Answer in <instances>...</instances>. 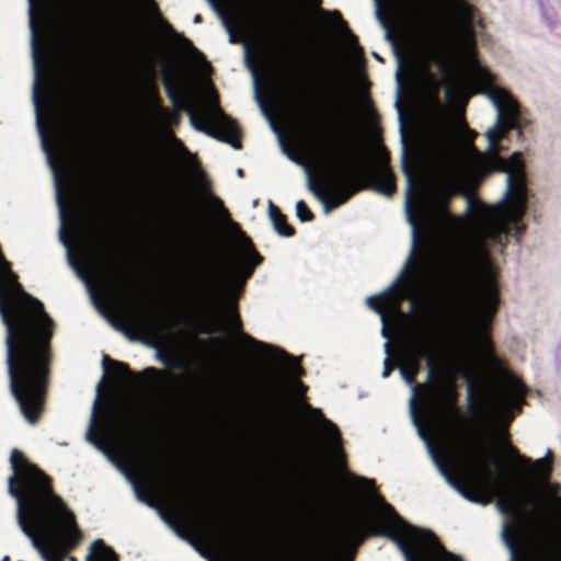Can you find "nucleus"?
<instances>
[{
	"label": "nucleus",
	"mask_w": 561,
	"mask_h": 561,
	"mask_svg": "<svg viewBox=\"0 0 561 561\" xmlns=\"http://www.w3.org/2000/svg\"><path fill=\"white\" fill-rule=\"evenodd\" d=\"M202 20H203V19H202V15H201V14H196V15L194 16V23H201V22H202Z\"/></svg>",
	"instance_id": "obj_46"
},
{
	"label": "nucleus",
	"mask_w": 561,
	"mask_h": 561,
	"mask_svg": "<svg viewBox=\"0 0 561 561\" xmlns=\"http://www.w3.org/2000/svg\"><path fill=\"white\" fill-rule=\"evenodd\" d=\"M257 205V199H254L253 201V206H256Z\"/></svg>",
	"instance_id": "obj_55"
},
{
	"label": "nucleus",
	"mask_w": 561,
	"mask_h": 561,
	"mask_svg": "<svg viewBox=\"0 0 561 561\" xmlns=\"http://www.w3.org/2000/svg\"><path fill=\"white\" fill-rule=\"evenodd\" d=\"M115 259H117L115 256ZM113 279L118 289L128 297L135 298L137 296V287L134 278L127 268L123 265L122 261L115 260Z\"/></svg>",
	"instance_id": "obj_15"
},
{
	"label": "nucleus",
	"mask_w": 561,
	"mask_h": 561,
	"mask_svg": "<svg viewBox=\"0 0 561 561\" xmlns=\"http://www.w3.org/2000/svg\"><path fill=\"white\" fill-rule=\"evenodd\" d=\"M163 375L171 381H180V377L170 373H163Z\"/></svg>",
	"instance_id": "obj_42"
},
{
	"label": "nucleus",
	"mask_w": 561,
	"mask_h": 561,
	"mask_svg": "<svg viewBox=\"0 0 561 561\" xmlns=\"http://www.w3.org/2000/svg\"><path fill=\"white\" fill-rule=\"evenodd\" d=\"M268 217L273 229L279 237L290 238L295 234V228L287 222L286 216L272 201H268Z\"/></svg>",
	"instance_id": "obj_16"
},
{
	"label": "nucleus",
	"mask_w": 561,
	"mask_h": 561,
	"mask_svg": "<svg viewBox=\"0 0 561 561\" xmlns=\"http://www.w3.org/2000/svg\"><path fill=\"white\" fill-rule=\"evenodd\" d=\"M386 37H387L388 39H391V35H390V33H389V32H387V33H386Z\"/></svg>",
	"instance_id": "obj_53"
},
{
	"label": "nucleus",
	"mask_w": 561,
	"mask_h": 561,
	"mask_svg": "<svg viewBox=\"0 0 561 561\" xmlns=\"http://www.w3.org/2000/svg\"><path fill=\"white\" fill-rule=\"evenodd\" d=\"M9 491L18 501V519L45 561H65L83 538L75 514L53 489L51 479L22 451L10 457Z\"/></svg>",
	"instance_id": "obj_3"
},
{
	"label": "nucleus",
	"mask_w": 561,
	"mask_h": 561,
	"mask_svg": "<svg viewBox=\"0 0 561 561\" xmlns=\"http://www.w3.org/2000/svg\"><path fill=\"white\" fill-rule=\"evenodd\" d=\"M501 538H502L503 543L505 545V547L507 548V550L510 552V561H518L517 549H516V546H515L513 539L511 538L510 530H508V527L506 524H503Z\"/></svg>",
	"instance_id": "obj_25"
},
{
	"label": "nucleus",
	"mask_w": 561,
	"mask_h": 561,
	"mask_svg": "<svg viewBox=\"0 0 561 561\" xmlns=\"http://www.w3.org/2000/svg\"><path fill=\"white\" fill-rule=\"evenodd\" d=\"M85 561H118V556L102 539H95L90 546Z\"/></svg>",
	"instance_id": "obj_18"
},
{
	"label": "nucleus",
	"mask_w": 561,
	"mask_h": 561,
	"mask_svg": "<svg viewBox=\"0 0 561 561\" xmlns=\"http://www.w3.org/2000/svg\"><path fill=\"white\" fill-rule=\"evenodd\" d=\"M375 1H376V3H377V7H379V5H380V0H375ZM376 15H377L378 20H379L383 25H386V21H385V19H383V15H382V12H381L380 8H377V10H376Z\"/></svg>",
	"instance_id": "obj_41"
},
{
	"label": "nucleus",
	"mask_w": 561,
	"mask_h": 561,
	"mask_svg": "<svg viewBox=\"0 0 561 561\" xmlns=\"http://www.w3.org/2000/svg\"><path fill=\"white\" fill-rule=\"evenodd\" d=\"M446 331V322L439 320L421 332L415 341V353L425 360L428 379H432L436 374V354L444 342Z\"/></svg>",
	"instance_id": "obj_9"
},
{
	"label": "nucleus",
	"mask_w": 561,
	"mask_h": 561,
	"mask_svg": "<svg viewBox=\"0 0 561 561\" xmlns=\"http://www.w3.org/2000/svg\"><path fill=\"white\" fill-rule=\"evenodd\" d=\"M541 15L545 19L547 25L553 30L557 27V20L553 13H550L545 7L542 2H539Z\"/></svg>",
	"instance_id": "obj_31"
},
{
	"label": "nucleus",
	"mask_w": 561,
	"mask_h": 561,
	"mask_svg": "<svg viewBox=\"0 0 561 561\" xmlns=\"http://www.w3.org/2000/svg\"><path fill=\"white\" fill-rule=\"evenodd\" d=\"M219 15L231 44H240L245 62V0H209Z\"/></svg>",
	"instance_id": "obj_8"
},
{
	"label": "nucleus",
	"mask_w": 561,
	"mask_h": 561,
	"mask_svg": "<svg viewBox=\"0 0 561 561\" xmlns=\"http://www.w3.org/2000/svg\"><path fill=\"white\" fill-rule=\"evenodd\" d=\"M525 393L526 387L523 381L516 377H512L499 399V405L502 412L510 413L512 416L519 413Z\"/></svg>",
	"instance_id": "obj_12"
},
{
	"label": "nucleus",
	"mask_w": 561,
	"mask_h": 561,
	"mask_svg": "<svg viewBox=\"0 0 561 561\" xmlns=\"http://www.w3.org/2000/svg\"><path fill=\"white\" fill-rule=\"evenodd\" d=\"M383 351L386 353V357L390 358V342L387 341L385 344H383Z\"/></svg>",
	"instance_id": "obj_43"
},
{
	"label": "nucleus",
	"mask_w": 561,
	"mask_h": 561,
	"mask_svg": "<svg viewBox=\"0 0 561 561\" xmlns=\"http://www.w3.org/2000/svg\"><path fill=\"white\" fill-rule=\"evenodd\" d=\"M445 93H446V98H450V90L449 89H447Z\"/></svg>",
	"instance_id": "obj_50"
},
{
	"label": "nucleus",
	"mask_w": 561,
	"mask_h": 561,
	"mask_svg": "<svg viewBox=\"0 0 561 561\" xmlns=\"http://www.w3.org/2000/svg\"><path fill=\"white\" fill-rule=\"evenodd\" d=\"M126 334L128 335V337H129L130 340H136V337H135L131 333H129L128 331H126Z\"/></svg>",
	"instance_id": "obj_49"
},
{
	"label": "nucleus",
	"mask_w": 561,
	"mask_h": 561,
	"mask_svg": "<svg viewBox=\"0 0 561 561\" xmlns=\"http://www.w3.org/2000/svg\"><path fill=\"white\" fill-rule=\"evenodd\" d=\"M413 425L416 428L417 436L423 440L427 454L431 457L434 466L436 467L439 474L444 478L446 483L451 486L459 495L462 497L466 496V492L468 490L467 486H465L461 482H459L448 470L444 461L442 460L440 456L438 455L436 448L432 444L427 433L425 432L422 423H420L416 417H413Z\"/></svg>",
	"instance_id": "obj_10"
},
{
	"label": "nucleus",
	"mask_w": 561,
	"mask_h": 561,
	"mask_svg": "<svg viewBox=\"0 0 561 561\" xmlns=\"http://www.w3.org/2000/svg\"><path fill=\"white\" fill-rule=\"evenodd\" d=\"M400 375L401 378L405 381L407 385H409L412 388V396L409 400V409L411 414V420L413 421V417L415 416L416 420L421 423L419 415L416 413L415 408V399H416V391H417V385L414 380V376L404 367H400Z\"/></svg>",
	"instance_id": "obj_20"
},
{
	"label": "nucleus",
	"mask_w": 561,
	"mask_h": 561,
	"mask_svg": "<svg viewBox=\"0 0 561 561\" xmlns=\"http://www.w3.org/2000/svg\"><path fill=\"white\" fill-rule=\"evenodd\" d=\"M462 134L468 139V141H472L477 136V133L470 129L466 124H461Z\"/></svg>",
	"instance_id": "obj_36"
},
{
	"label": "nucleus",
	"mask_w": 561,
	"mask_h": 561,
	"mask_svg": "<svg viewBox=\"0 0 561 561\" xmlns=\"http://www.w3.org/2000/svg\"><path fill=\"white\" fill-rule=\"evenodd\" d=\"M103 237H104L106 248L110 250H113V238L107 228L104 230ZM112 253H113V251H111V254Z\"/></svg>",
	"instance_id": "obj_37"
},
{
	"label": "nucleus",
	"mask_w": 561,
	"mask_h": 561,
	"mask_svg": "<svg viewBox=\"0 0 561 561\" xmlns=\"http://www.w3.org/2000/svg\"><path fill=\"white\" fill-rule=\"evenodd\" d=\"M102 364L105 370H107L108 366L111 365L114 368V373L117 376L130 378L137 377L135 373L130 370L129 366L126 363L111 359L107 355L103 356Z\"/></svg>",
	"instance_id": "obj_21"
},
{
	"label": "nucleus",
	"mask_w": 561,
	"mask_h": 561,
	"mask_svg": "<svg viewBox=\"0 0 561 561\" xmlns=\"http://www.w3.org/2000/svg\"><path fill=\"white\" fill-rule=\"evenodd\" d=\"M142 158H144V159H142V164H144L145 167H148V165H149V163H150L148 154L144 156Z\"/></svg>",
	"instance_id": "obj_44"
},
{
	"label": "nucleus",
	"mask_w": 561,
	"mask_h": 561,
	"mask_svg": "<svg viewBox=\"0 0 561 561\" xmlns=\"http://www.w3.org/2000/svg\"><path fill=\"white\" fill-rule=\"evenodd\" d=\"M239 282L245 284V234L241 231L239 234Z\"/></svg>",
	"instance_id": "obj_24"
},
{
	"label": "nucleus",
	"mask_w": 561,
	"mask_h": 561,
	"mask_svg": "<svg viewBox=\"0 0 561 561\" xmlns=\"http://www.w3.org/2000/svg\"><path fill=\"white\" fill-rule=\"evenodd\" d=\"M273 32H279L285 19L293 15L301 0H262ZM253 0H248V72L254 88H259L257 71L253 60Z\"/></svg>",
	"instance_id": "obj_7"
},
{
	"label": "nucleus",
	"mask_w": 561,
	"mask_h": 561,
	"mask_svg": "<svg viewBox=\"0 0 561 561\" xmlns=\"http://www.w3.org/2000/svg\"><path fill=\"white\" fill-rule=\"evenodd\" d=\"M360 485L371 492L379 506L380 520L388 537L399 549L404 561H463L458 554L446 550L435 535L409 524L396 510L375 492L373 479L358 477Z\"/></svg>",
	"instance_id": "obj_6"
},
{
	"label": "nucleus",
	"mask_w": 561,
	"mask_h": 561,
	"mask_svg": "<svg viewBox=\"0 0 561 561\" xmlns=\"http://www.w3.org/2000/svg\"><path fill=\"white\" fill-rule=\"evenodd\" d=\"M263 256L256 252L251 239L248 237V280L251 278L255 267L261 265Z\"/></svg>",
	"instance_id": "obj_22"
},
{
	"label": "nucleus",
	"mask_w": 561,
	"mask_h": 561,
	"mask_svg": "<svg viewBox=\"0 0 561 561\" xmlns=\"http://www.w3.org/2000/svg\"><path fill=\"white\" fill-rule=\"evenodd\" d=\"M87 438L90 443L95 445L98 448L104 449L103 440L100 437V430L95 428L93 423L90 426V430L87 434Z\"/></svg>",
	"instance_id": "obj_29"
},
{
	"label": "nucleus",
	"mask_w": 561,
	"mask_h": 561,
	"mask_svg": "<svg viewBox=\"0 0 561 561\" xmlns=\"http://www.w3.org/2000/svg\"><path fill=\"white\" fill-rule=\"evenodd\" d=\"M316 2H318L319 0H314Z\"/></svg>",
	"instance_id": "obj_57"
},
{
	"label": "nucleus",
	"mask_w": 561,
	"mask_h": 561,
	"mask_svg": "<svg viewBox=\"0 0 561 561\" xmlns=\"http://www.w3.org/2000/svg\"><path fill=\"white\" fill-rule=\"evenodd\" d=\"M130 316H131L133 323L135 324L136 328H138L140 330L147 329L148 322L141 312L131 311Z\"/></svg>",
	"instance_id": "obj_32"
},
{
	"label": "nucleus",
	"mask_w": 561,
	"mask_h": 561,
	"mask_svg": "<svg viewBox=\"0 0 561 561\" xmlns=\"http://www.w3.org/2000/svg\"><path fill=\"white\" fill-rule=\"evenodd\" d=\"M373 55L377 60L382 61V58L377 53H374Z\"/></svg>",
	"instance_id": "obj_48"
},
{
	"label": "nucleus",
	"mask_w": 561,
	"mask_h": 561,
	"mask_svg": "<svg viewBox=\"0 0 561 561\" xmlns=\"http://www.w3.org/2000/svg\"><path fill=\"white\" fill-rule=\"evenodd\" d=\"M92 0H78L76 3V11L79 13L80 18H87L91 14L93 9Z\"/></svg>",
	"instance_id": "obj_28"
},
{
	"label": "nucleus",
	"mask_w": 561,
	"mask_h": 561,
	"mask_svg": "<svg viewBox=\"0 0 561 561\" xmlns=\"http://www.w3.org/2000/svg\"><path fill=\"white\" fill-rule=\"evenodd\" d=\"M296 216L301 222H310L314 218L313 213L302 199L296 203Z\"/></svg>",
	"instance_id": "obj_26"
},
{
	"label": "nucleus",
	"mask_w": 561,
	"mask_h": 561,
	"mask_svg": "<svg viewBox=\"0 0 561 561\" xmlns=\"http://www.w3.org/2000/svg\"><path fill=\"white\" fill-rule=\"evenodd\" d=\"M19 561H23V560H19Z\"/></svg>",
	"instance_id": "obj_58"
},
{
	"label": "nucleus",
	"mask_w": 561,
	"mask_h": 561,
	"mask_svg": "<svg viewBox=\"0 0 561 561\" xmlns=\"http://www.w3.org/2000/svg\"><path fill=\"white\" fill-rule=\"evenodd\" d=\"M1 561H10V557L5 556V557H3V559Z\"/></svg>",
	"instance_id": "obj_52"
},
{
	"label": "nucleus",
	"mask_w": 561,
	"mask_h": 561,
	"mask_svg": "<svg viewBox=\"0 0 561 561\" xmlns=\"http://www.w3.org/2000/svg\"><path fill=\"white\" fill-rule=\"evenodd\" d=\"M396 81H397V92H396L394 107L398 113L399 131H400L401 140L404 144L405 131H404L403 110H402V105H401L402 80H401V62L400 61H399V67L396 72Z\"/></svg>",
	"instance_id": "obj_19"
},
{
	"label": "nucleus",
	"mask_w": 561,
	"mask_h": 561,
	"mask_svg": "<svg viewBox=\"0 0 561 561\" xmlns=\"http://www.w3.org/2000/svg\"><path fill=\"white\" fill-rule=\"evenodd\" d=\"M496 110V118L484 136L488 140V152L494 162L506 173V188L496 204L490 205L476 197H467L466 215L476 213L470 225L460 217H455L456 225L466 229L454 254L450 265L437 273L431 262L422 260L415 266L419 248V228L412 210L414 184L407 162L403 170L408 179L405 193L407 220L412 229V241L409 255L399 274L379 295L366 298L367 306L380 316L381 334L388 337L387 320L379 307L380 299H389L398 306L402 300L411 299L420 291L427 290L436 298H443L451 285L467 282L479 274L485 278L482 302L486 317H493L500 304L494 266L489 251V243L503 244L510 234V225H517L527 210L528 188L526 186L525 168L520 152H514L508 160L496 154L504 148L511 130L522 136L523 127L529 124L524 110L505 88L490 84L482 92ZM405 158V152L403 153Z\"/></svg>",
	"instance_id": "obj_1"
},
{
	"label": "nucleus",
	"mask_w": 561,
	"mask_h": 561,
	"mask_svg": "<svg viewBox=\"0 0 561 561\" xmlns=\"http://www.w3.org/2000/svg\"><path fill=\"white\" fill-rule=\"evenodd\" d=\"M160 23L162 28L165 31L167 34H169L176 43L179 44V47L188 53L192 54L198 58H201L204 62L208 65V62L205 59V56L203 53H201L193 44V42L185 37L183 33H179L173 28V26L163 18L160 19Z\"/></svg>",
	"instance_id": "obj_17"
},
{
	"label": "nucleus",
	"mask_w": 561,
	"mask_h": 561,
	"mask_svg": "<svg viewBox=\"0 0 561 561\" xmlns=\"http://www.w3.org/2000/svg\"><path fill=\"white\" fill-rule=\"evenodd\" d=\"M237 175H238L239 178H243V176L245 175L244 170H243V169H241V168H239V169L237 170Z\"/></svg>",
	"instance_id": "obj_45"
},
{
	"label": "nucleus",
	"mask_w": 561,
	"mask_h": 561,
	"mask_svg": "<svg viewBox=\"0 0 561 561\" xmlns=\"http://www.w3.org/2000/svg\"><path fill=\"white\" fill-rule=\"evenodd\" d=\"M472 397V391H471V387L469 388V399H471Z\"/></svg>",
	"instance_id": "obj_54"
},
{
	"label": "nucleus",
	"mask_w": 561,
	"mask_h": 561,
	"mask_svg": "<svg viewBox=\"0 0 561 561\" xmlns=\"http://www.w3.org/2000/svg\"><path fill=\"white\" fill-rule=\"evenodd\" d=\"M209 397V387L206 382H198L194 386L193 389L190 390V398L198 403L204 404L208 400Z\"/></svg>",
	"instance_id": "obj_23"
},
{
	"label": "nucleus",
	"mask_w": 561,
	"mask_h": 561,
	"mask_svg": "<svg viewBox=\"0 0 561 561\" xmlns=\"http://www.w3.org/2000/svg\"><path fill=\"white\" fill-rule=\"evenodd\" d=\"M463 499H466L467 501H469L471 503L485 504V502L482 500L481 495L470 489L467 490L466 496H463Z\"/></svg>",
	"instance_id": "obj_33"
},
{
	"label": "nucleus",
	"mask_w": 561,
	"mask_h": 561,
	"mask_svg": "<svg viewBox=\"0 0 561 561\" xmlns=\"http://www.w3.org/2000/svg\"><path fill=\"white\" fill-rule=\"evenodd\" d=\"M313 417L320 423L322 432L332 451L337 456L343 455L342 436L339 427L331 420L327 419L320 409H311Z\"/></svg>",
	"instance_id": "obj_13"
},
{
	"label": "nucleus",
	"mask_w": 561,
	"mask_h": 561,
	"mask_svg": "<svg viewBox=\"0 0 561 561\" xmlns=\"http://www.w3.org/2000/svg\"><path fill=\"white\" fill-rule=\"evenodd\" d=\"M248 561H252L253 527V417L267 433L266 473L279 510H291L301 497L293 479L294 468L277 438V425L289 388L304 393L299 380L305 369L299 357L248 334Z\"/></svg>",
	"instance_id": "obj_2"
},
{
	"label": "nucleus",
	"mask_w": 561,
	"mask_h": 561,
	"mask_svg": "<svg viewBox=\"0 0 561 561\" xmlns=\"http://www.w3.org/2000/svg\"><path fill=\"white\" fill-rule=\"evenodd\" d=\"M161 374L160 370H158L157 368L154 367H148L146 369H144L142 371V375L144 376H147V377H157Z\"/></svg>",
	"instance_id": "obj_38"
},
{
	"label": "nucleus",
	"mask_w": 561,
	"mask_h": 561,
	"mask_svg": "<svg viewBox=\"0 0 561 561\" xmlns=\"http://www.w3.org/2000/svg\"><path fill=\"white\" fill-rule=\"evenodd\" d=\"M393 369L392 364L390 363V358L386 357L383 360V370H382V378H388Z\"/></svg>",
	"instance_id": "obj_35"
},
{
	"label": "nucleus",
	"mask_w": 561,
	"mask_h": 561,
	"mask_svg": "<svg viewBox=\"0 0 561 561\" xmlns=\"http://www.w3.org/2000/svg\"><path fill=\"white\" fill-rule=\"evenodd\" d=\"M162 83L173 106L188 113L191 124L195 129L225 141L234 149L242 148L241 130L236 122L224 113L218 93L211 83L207 95L198 106L193 104L191 87L180 72L165 70Z\"/></svg>",
	"instance_id": "obj_5"
},
{
	"label": "nucleus",
	"mask_w": 561,
	"mask_h": 561,
	"mask_svg": "<svg viewBox=\"0 0 561 561\" xmlns=\"http://www.w3.org/2000/svg\"><path fill=\"white\" fill-rule=\"evenodd\" d=\"M410 307H411V311H414L416 308V302L414 300H411Z\"/></svg>",
	"instance_id": "obj_47"
},
{
	"label": "nucleus",
	"mask_w": 561,
	"mask_h": 561,
	"mask_svg": "<svg viewBox=\"0 0 561 561\" xmlns=\"http://www.w3.org/2000/svg\"><path fill=\"white\" fill-rule=\"evenodd\" d=\"M332 90L329 89V85L328 84H322L321 85V96L322 99L325 101V104L328 105H332L333 104V98H332Z\"/></svg>",
	"instance_id": "obj_34"
},
{
	"label": "nucleus",
	"mask_w": 561,
	"mask_h": 561,
	"mask_svg": "<svg viewBox=\"0 0 561 561\" xmlns=\"http://www.w3.org/2000/svg\"><path fill=\"white\" fill-rule=\"evenodd\" d=\"M31 5V18L33 19L34 12L38 15L45 16L50 10V0H28Z\"/></svg>",
	"instance_id": "obj_27"
},
{
	"label": "nucleus",
	"mask_w": 561,
	"mask_h": 561,
	"mask_svg": "<svg viewBox=\"0 0 561 561\" xmlns=\"http://www.w3.org/2000/svg\"><path fill=\"white\" fill-rule=\"evenodd\" d=\"M522 461L527 466H533L535 471L531 472L533 479L539 483H547L553 470V453L547 448L543 457L533 461L529 457L520 456L517 450H514Z\"/></svg>",
	"instance_id": "obj_14"
},
{
	"label": "nucleus",
	"mask_w": 561,
	"mask_h": 561,
	"mask_svg": "<svg viewBox=\"0 0 561 561\" xmlns=\"http://www.w3.org/2000/svg\"><path fill=\"white\" fill-rule=\"evenodd\" d=\"M330 14H332L334 18H336V21L341 24L342 28L344 30L346 36L348 37L351 45L355 47L357 43L356 36L353 34V32L347 27L346 23L342 20V16L339 11H332Z\"/></svg>",
	"instance_id": "obj_30"
},
{
	"label": "nucleus",
	"mask_w": 561,
	"mask_h": 561,
	"mask_svg": "<svg viewBox=\"0 0 561 561\" xmlns=\"http://www.w3.org/2000/svg\"><path fill=\"white\" fill-rule=\"evenodd\" d=\"M58 203H59L60 206H62V198H61V196H58Z\"/></svg>",
	"instance_id": "obj_51"
},
{
	"label": "nucleus",
	"mask_w": 561,
	"mask_h": 561,
	"mask_svg": "<svg viewBox=\"0 0 561 561\" xmlns=\"http://www.w3.org/2000/svg\"><path fill=\"white\" fill-rule=\"evenodd\" d=\"M378 191L386 196H392L394 193V187L392 185L381 186L378 188Z\"/></svg>",
	"instance_id": "obj_39"
},
{
	"label": "nucleus",
	"mask_w": 561,
	"mask_h": 561,
	"mask_svg": "<svg viewBox=\"0 0 561 561\" xmlns=\"http://www.w3.org/2000/svg\"><path fill=\"white\" fill-rule=\"evenodd\" d=\"M198 514L209 528L218 548V558L208 546L201 543L183 527H176L180 538L188 541L208 561H245V369H239V526L229 531L222 514L208 503H198Z\"/></svg>",
	"instance_id": "obj_4"
},
{
	"label": "nucleus",
	"mask_w": 561,
	"mask_h": 561,
	"mask_svg": "<svg viewBox=\"0 0 561 561\" xmlns=\"http://www.w3.org/2000/svg\"><path fill=\"white\" fill-rule=\"evenodd\" d=\"M309 190L314 194L316 198L322 204L323 211L325 215L330 214L333 209L346 203L356 192H358V187L352 185L347 176H343V179L341 180L340 187L337 192H335L332 201H330L317 187L312 180L309 181Z\"/></svg>",
	"instance_id": "obj_11"
},
{
	"label": "nucleus",
	"mask_w": 561,
	"mask_h": 561,
	"mask_svg": "<svg viewBox=\"0 0 561 561\" xmlns=\"http://www.w3.org/2000/svg\"><path fill=\"white\" fill-rule=\"evenodd\" d=\"M70 561H77L75 557H70Z\"/></svg>",
	"instance_id": "obj_56"
},
{
	"label": "nucleus",
	"mask_w": 561,
	"mask_h": 561,
	"mask_svg": "<svg viewBox=\"0 0 561 561\" xmlns=\"http://www.w3.org/2000/svg\"><path fill=\"white\" fill-rule=\"evenodd\" d=\"M355 528L356 526L355 525H348L344 530H343V537L345 539L350 538L352 536V534L355 531Z\"/></svg>",
	"instance_id": "obj_40"
}]
</instances>
